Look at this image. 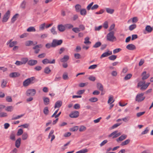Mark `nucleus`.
Masks as SVG:
<instances>
[{
    "label": "nucleus",
    "instance_id": "obj_58",
    "mask_svg": "<svg viewBox=\"0 0 153 153\" xmlns=\"http://www.w3.org/2000/svg\"><path fill=\"white\" fill-rule=\"evenodd\" d=\"M28 136L27 133H24L22 135V139L23 140H25L27 139Z\"/></svg>",
    "mask_w": 153,
    "mask_h": 153
},
{
    "label": "nucleus",
    "instance_id": "obj_48",
    "mask_svg": "<svg viewBox=\"0 0 153 153\" xmlns=\"http://www.w3.org/2000/svg\"><path fill=\"white\" fill-rule=\"evenodd\" d=\"M65 28L66 29H71L73 27V26L71 24H67L65 25Z\"/></svg>",
    "mask_w": 153,
    "mask_h": 153
},
{
    "label": "nucleus",
    "instance_id": "obj_7",
    "mask_svg": "<svg viewBox=\"0 0 153 153\" xmlns=\"http://www.w3.org/2000/svg\"><path fill=\"white\" fill-rule=\"evenodd\" d=\"M112 54L111 51H110L109 50H107V51L103 53L101 56L100 58L105 57L111 55Z\"/></svg>",
    "mask_w": 153,
    "mask_h": 153
},
{
    "label": "nucleus",
    "instance_id": "obj_57",
    "mask_svg": "<svg viewBox=\"0 0 153 153\" xmlns=\"http://www.w3.org/2000/svg\"><path fill=\"white\" fill-rule=\"evenodd\" d=\"M6 101L9 102H11L12 101V99L11 97L8 96L6 97Z\"/></svg>",
    "mask_w": 153,
    "mask_h": 153
},
{
    "label": "nucleus",
    "instance_id": "obj_53",
    "mask_svg": "<svg viewBox=\"0 0 153 153\" xmlns=\"http://www.w3.org/2000/svg\"><path fill=\"white\" fill-rule=\"evenodd\" d=\"M78 129V126H75L70 128V130L72 131H77Z\"/></svg>",
    "mask_w": 153,
    "mask_h": 153
},
{
    "label": "nucleus",
    "instance_id": "obj_5",
    "mask_svg": "<svg viewBox=\"0 0 153 153\" xmlns=\"http://www.w3.org/2000/svg\"><path fill=\"white\" fill-rule=\"evenodd\" d=\"M36 93V91L35 89H29L26 92V95L27 96H33Z\"/></svg>",
    "mask_w": 153,
    "mask_h": 153
},
{
    "label": "nucleus",
    "instance_id": "obj_54",
    "mask_svg": "<svg viewBox=\"0 0 153 153\" xmlns=\"http://www.w3.org/2000/svg\"><path fill=\"white\" fill-rule=\"evenodd\" d=\"M45 47L47 48L48 49H49L51 47L53 48V47L52 45V42H51V44L50 43H48L46 44L45 45Z\"/></svg>",
    "mask_w": 153,
    "mask_h": 153
},
{
    "label": "nucleus",
    "instance_id": "obj_3",
    "mask_svg": "<svg viewBox=\"0 0 153 153\" xmlns=\"http://www.w3.org/2000/svg\"><path fill=\"white\" fill-rule=\"evenodd\" d=\"M63 41L62 39L58 40L56 39H54L52 41V45L53 48L60 45L62 43Z\"/></svg>",
    "mask_w": 153,
    "mask_h": 153
},
{
    "label": "nucleus",
    "instance_id": "obj_38",
    "mask_svg": "<svg viewBox=\"0 0 153 153\" xmlns=\"http://www.w3.org/2000/svg\"><path fill=\"white\" fill-rule=\"evenodd\" d=\"M101 45V43L100 42H98L95 43V44L93 46L94 48H98Z\"/></svg>",
    "mask_w": 153,
    "mask_h": 153
},
{
    "label": "nucleus",
    "instance_id": "obj_63",
    "mask_svg": "<svg viewBox=\"0 0 153 153\" xmlns=\"http://www.w3.org/2000/svg\"><path fill=\"white\" fill-rule=\"evenodd\" d=\"M99 7V5L97 4H94L91 7V9L92 10L97 9Z\"/></svg>",
    "mask_w": 153,
    "mask_h": 153
},
{
    "label": "nucleus",
    "instance_id": "obj_13",
    "mask_svg": "<svg viewBox=\"0 0 153 153\" xmlns=\"http://www.w3.org/2000/svg\"><path fill=\"white\" fill-rule=\"evenodd\" d=\"M58 30L60 32H63L65 29V26L62 24L59 25L57 27Z\"/></svg>",
    "mask_w": 153,
    "mask_h": 153
},
{
    "label": "nucleus",
    "instance_id": "obj_62",
    "mask_svg": "<svg viewBox=\"0 0 153 153\" xmlns=\"http://www.w3.org/2000/svg\"><path fill=\"white\" fill-rule=\"evenodd\" d=\"M145 113V111L139 112L137 114V117H140L141 116L143 115Z\"/></svg>",
    "mask_w": 153,
    "mask_h": 153
},
{
    "label": "nucleus",
    "instance_id": "obj_4",
    "mask_svg": "<svg viewBox=\"0 0 153 153\" xmlns=\"http://www.w3.org/2000/svg\"><path fill=\"white\" fill-rule=\"evenodd\" d=\"M144 94L143 93L138 94L136 97V101L140 102L144 100L145 98V97H143Z\"/></svg>",
    "mask_w": 153,
    "mask_h": 153
},
{
    "label": "nucleus",
    "instance_id": "obj_17",
    "mask_svg": "<svg viewBox=\"0 0 153 153\" xmlns=\"http://www.w3.org/2000/svg\"><path fill=\"white\" fill-rule=\"evenodd\" d=\"M12 39H10L9 40V42L7 43V44H9V46L10 47H13L15 45L17 44V42L16 41L12 42Z\"/></svg>",
    "mask_w": 153,
    "mask_h": 153
},
{
    "label": "nucleus",
    "instance_id": "obj_24",
    "mask_svg": "<svg viewBox=\"0 0 153 153\" xmlns=\"http://www.w3.org/2000/svg\"><path fill=\"white\" fill-rule=\"evenodd\" d=\"M128 71V68L127 67H125L123 68L122 71L121 73V76H123Z\"/></svg>",
    "mask_w": 153,
    "mask_h": 153
},
{
    "label": "nucleus",
    "instance_id": "obj_1",
    "mask_svg": "<svg viewBox=\"0 0 153 153\" xmlns=\"http://www.w3.org/2000/svg\"><path fill=\"white\" fill-rule=\"evenodd\" d=\"M35 78L32 77L25 80L23 82V85L25 87L27 86L30 84H32L35 82Z\"/></svg>",
    "mask_w": 153,
    "mask_h": 153
},
{
    "label": "nucleus",
    "instance_id": "obj_18",
    "mask_svg": "<svg viewBox=\"0 0 153 153\" xmlns=\"http://www.w3.org/2000/svg\"><path fill=\"white\" fill-rule=\"evenodd\" d=\"M43 100L44 104L45 105H48L50 102V100L48 97H43Z\"/></svg>",
    "mask_w": 153,
    "mask_h": 153
},
{
    "label": "nucleus",
    "instance_id": "obj_19",
    "mask_svg": "<svg viewBox=\"0 0 153 153\" xmlns=\"http://www.w3.org/2000/svg\"><path fill=\"white\" fill-rule=\"evenodd\" d=\"M37 61L36 60H30L28 62V64L30 65H33L36 64Z\"/></svg>",
    "mask_w": 153,
    "mask_h": 153
},
{
    "label": "nucleus",
    "instance_id": "obj_15",
    "mask_svg": "<svg viewBox=\"0 0 153 153\" xmlns=\"http://www.w3.org/2000/svg\"><path fill=\"white\" fill-rule=\"evenodd\" d=\"M118 132L117 131H115L113 132H112L110 134H109L108 136V137H111L113 136V137H112L113 138H115L119 136L118 135V134H117V132Z\"/></svg>",
    "mask_w": 153,
    "mask_h": 153
},
{
    "label": "nucleus",
    "instance_id": "obj_8",
    "mask_svg": "<svg viewBox=\"0 0 153 153\" xmlns=\"http://www.w3.org/2000/svg\"><path fill=\"white\" fill-rule=\"evenodd\" d=\"M42 63L44 64H54L55 62V60L53 59L52 61H50L49 59H45L42 60Z\"/></svg>",
    "mask_w": 153,
    "mask_h": 153
},
{
    "label": "nucleus",
    "instance_id": "obj_42",
    "mask_svg": "<svg viewBox=\"0 0 153 153\" xmlns=\"http://www.w3.org/2000/svg\"><path fill=\"white\" fill-rule=\"evenodd\" d=\"M7 116V114L6 113L1 112L0 113V117H4Z\"/></svg>",
    "mask_w": 153,
    "mask_h": 153
},
{
    "label": "nucleus",
    "instance_id": "obj_34",
    "mask_svg": "<svg viewBox=\"0 0 153 153\" xmlns=\"http://www.w3.org/2000/svg\"><path fill=\"white\" fill-rule=\"evenodd\" d=\"M15 134L14 132L13 131L12 132L10 136V139L13 140H15Z\"/></svg>",
    "mask_w": 153,
    "mask_h": 153
},
{
    "label": "nucleus",
    "instance_id": "obj_49",
    "mask_svg": "<svg viewBox=\"0 0 153 153\" xmlns=\"http://www.w3.org/2000/svg\"><path fill=\"white\" fill-rule=\"evenodd\" d=\"M89 38L88 37H86L85 39V41L84 42V43L85 44H90L91 43V42L89 41Z\"/></svg>",
    "mask_w": 153,
    "mask_h": 153
},
{
    "label": "nucleus",
    "instance_id": "obj_11",
    "mask_svg": "<svg viewBox=\"0 0 153 153\" xmlns=\"http://www.w3.org/2000/svg\"><path fill=\"white\" fill-rule=\"evenodd\" d=\"M146 71H144L142 74L141 76H142V79L143 80H144L147 79L149 76V74H146Z\"/></svg>",
    "mask_w": 153,
    "mask_h": 153
},
{
    "label": "nucleus",
    "instance_id": "obj_25",
    "mask_svg": "<svg viewBox=\"0 0 153 153\" xmlns=\"http://www.w3.org/2000/svg\"><path fill=\"white\" fill-rule=\"evenodd\" d=\"M153 28L152 27H151L150 26L148 25H147L145 28V30L146 31H147L148 33L151 32Z\"/></svg>",
    "mask_w": 153,
    "mask_h": 153
},
{
    "label": "nucleus",
    "instance_id": "obj_6",
    "mask_svg": "<svg viewBox=\"0 0 153 153\" xmlns=\"http://www.w3.org/2000/svg\"><path fill=\"white\" fill-rule=\"evenodd\" d=\"M10 15V11L8 10L6 12V13L4 14V16L3 17L2 20V22H6L8 19L9 18Z\"/></svg>",
    "mask_w": 153,
    "mask_h": 153
},
{
    "label": "nucleus",
    "instance_id": "obj_44",
    "mask_svg": "<svg viewBox=\"0 0 153 153\" xmlns=\"http://www.w3.org/2000/svg\"><path fill=\"white\" fill-rule=\"evenodd\" d=\"M13 110V107L12 106H9L5 108V110L8 111H11Z\"/></svg>",
    "mask_w": 153,
    "mask_h": 153
},
{
    "label": "nucleus",
    "instance_id": "obj_55",
    "mask_svg": "<svg viewBox=\"0 0 153 153\" xmlns=\"http://www.w3.org/2000/svg\"><path fill=\"white\" fill-rule=\"evenodd\" d=\"M23 133V131L22 129L20 128L19 129L17 133V135L18 136H19L22 135Z\"/></svg>",
    "mask_w": 153,
    "mask_h": 153
},
{
    "label": "nucleus",
    "instance_id": "obj_45",
    "mask_svg": "<svg viewBox=\"0 0 153 153\" xmlns=\"http://www.w3.org/2000/svg\"><path fill=\"white\" fill-rule=\"evenodd\" d=\"M46 24L45 23H44L40 25L39 27V29L40 30H43L45 29V27Z\"/></svg>",
    "mask_w": 153,
    "mask_h": 153
},
{
    "label": "nucleus",
    "instance_id": "obj_9",
    "mask_svg": "<svg viewBox=\"0 0 153 153\" xmlns=\"http://www.w3.org/2000/svg\"><path fill=\"white\" fill-rule=\"evenodd\" d=\"M79 114L78 111H75L71 112L69 115V116L71 118H76L79 116Z\"/></svg>",
    "mask_w": 153,
    "mask_h": 153
},
{
    "label": "nucleus",
    "instance_id": "obj_30",
    "mask_svg": "<svg viewBox=\"0 0 153 153\" xmlns=\"http://www.w3.org/2000/svg\"><path fill=\"white\" fill-rule=\"evenodd\" d=\"M36 30L33 27H28L27 30V31L28 32H35Z\"/></svg>",
    "mask_w": 153,
    "mask_h": 153
},
{
    "label": "nucleus",
    "instance_id": "obj_12",
    "mask_svg": "<svg viewBox=\"0 0 153 153\" xmlns=\"http://www.w3.org/2000/svg\"><path fill=\"white\" fill-rule=\"evenodd\" d=\"M54 132V131L53 130H51L48 136V139L50 138L51 137V142H52L55 139V135L54 134H53V133Z\"/></svg>",
    "mask_w": 153,
    "mask_h": 153
},
{
    "label": "nucleus",
    "instance_id": "obj_47",
    "mask_svg": "<svg viewBox=\"0 0 153 153\" xmlns=\"http://www.w3.org/2000/svg\"><path fill=\"white\" fill-rule=\"evenodd\" d=\"M136 27V25L135 24H133L130 25L129 27V29L130 30H132Z\"/></svg>",
    "mask_w": 153,
    "mask_h": 153
},
{
    "label": "nucleus",
    "instance_id": "obj_33",
    "mask_svg": "<svg viewBox=\"0 0 153 153\" xmlns=\"http://www.w3.org/2000/svg\"><path fill=\"white\" fill-rule=\"evenodd\" d=\"M106 10L107 13L110 14H112L114 11L113 9H111L109 8H106Z\"/></svg>",
    "mask_w": 153,
    "mask_h": 153
},
{
    "label": "nucleus",
    "instance_id": "obj_61",
    "mask_svg": "<svg viewBox=\"0 0 153 153\" xmlns=\"http://www.w3.org/2000/svg\"><path fill=\"white\" fill-rule=\"evenodd\" d=\"M94 2H92L88 5L87 7V9L88 10H89L91 9L92 6Z\"/></svg>",
    "mask_w": 153,
    "mask_h": 153
},
{
    "label": "nucleus",
    "instance_id": "obj_23",
    "mask_svg": "<svg viewBox=\"0 0 153 153\" xmlns=\"http://www.w3.org/2000/svg\"><path fill=\"white\" fill-rule=\"evenodd\" d=\"M21 139L20 138H19L17 139L15 142L16 146L18 148L20 146L21 143Z\"/></svg>",
    "mask_w": 153,
    "mask_h": 153
},
{
    "label": "nucleus",
    "instance_id": "obj_40",
    "mask_svg": "<svg viewBox=\"0 0 153 153\" xmlns=\"http://www.w3.org/2000/svg\"><path fill=\"white\" fill-rule=\"evenodd\" d=\"M145 83V81H140L137 84V88H140Z\"/></svg>",
    "mask_w": 153,
    "mask_h": 153
},
{
    "label": "nucleus",
    "instance_id": "obj_37",
    "mask_svg": "<svg viewBox=\"0 0 153 153\" xmlns=\"http://www.w3.org/2000/svg\"><path fill=\"white\" fill-rule=\"evenodd\" d=\"M132 76V75L131 74H127L124 77V79L127 80L130 79Z\"/></svg>",
    "mask_w": 153,
    "mask_h": 153
},
{
    "label": "nucleus",
    "instance_id": "obj_2",
    "mask_svg": "<svg viewBox=\"0 0 153 153\" xmlns=\"http://www.w3.org/2000/svg\"><path fill=\"white\" fill-rule=\"evenodd\" d=\"M114 31L110 32L107 35V40L112 42L116 41V38L114 36Z\"/></svg>",
    "mask_w": 153,
    "mask_h": 153
},
{
    "label": "nucleus",
    "instance_id": "obj_10",
    "mask_svg": "<svg viewBox=\"0 0 153 153\" xmlns=\"http://www.w3.org/2000/svg\"><path fill=\"white\" fill-rule=\"evenodd\" d=\"M126 48L128 50L132 51L136 49L135 46L133 44H129L126 46Z\"/></svg>",
    "mask_w": 153,
    "mask_h": 153
},
{
    "label": "nucleus",
    "instance_id": "obj_39",
    "mask_svg": "<svg viewBox=\"0 0 153 153\" xmlns=\"http://www.w3.org/2000/svg\"><path fill=\"white\" fill-rule=\"evenodd\" d=\"M80 14L82 16H85L86 14V11L85 9H82L80 10Z\"/></svg>",
    "mask_w": 153,
    "mask_h": 153
},
{
    "label": "nucleus",
    "instance_id": "obj_46",
    "mask_svg": "<svg viewBox=\"0 0 153 153\" xmlns=\"http://www.w3.org/2000/svg\"><path fill=\"white\" fill-rule=\"evenodd\" d=\"M117 58V56L115 55H112L108 57V59L111 60H114Z\"/></svg>",
    "mask_w": 153,
    "mask_h": 153
},
{
    "label": "nucleus",
    "instance_id": "obj_56",
    "mask_svg": "<svg viewBox=\"0 0 153 153\" xmlns=\"http://www.w3.org/2000/svg\"><path fill=\"white\" fill-rule=\"evenodd\" d=\"M147 88L146 86L144 84L140 88V90L141 91H144Z\"/></svg>",
    "mask_w": 153,
    "mask_h": 153
},
{
    "label": "nucleus",
    "instance_id": "obj_43",
    "mask_svg": "<svg viewBox=\"0 0 153 153\" xmlns=\"http://www.w3.org/2000/svg\"><path fill=\"white\" fill-rule=\"evenodd\" d=\"M19 15L18 13L16 14L11 19V22L13 23H14V22L16 20L17 16Z\"/></svg>",
    "mask_w": 153,
    "mask_h": 153
},
{
    "label": "nucleus",
    "instance_id": "obj_35",
    "mask_svg": "<svg viewBox=\"0 0 153 153\" xmlns=\"http://www.w3.org/2000/svg\"><path fill=\"white\" fill-rule=\"evenodd\" d=\"M24 115V114H22L20 115H18L16 117L14 116V115H13L12 116V120H16L18 119H19V118H21V117H23Z\"/></svg>",
    "mask_w": 153,
    "mask_h": 153
},
{
    "label": "nucleus",
    "instance_id": "obj_14",
    "mask_svg": "<svg viewBox=\"0 0 153 153\" xmlns=\"http://www.w3.org/2000/svg\"><path fill=\"white\" fill-rule=\"evenodd\" d=\"M118 132L117 131H115L113 132H112L110 134H109L108 136V137H111L113 136V137H112L113 138H115L119 136L118 135V134H117V132Z\"/></svg>",
    "mask_w": 153,
    "mask_h": 153
},
{
    "label": "nucleus",
    "instance_id": "obj_26",
    "mask_svg": "<svg viewBox=\"0 0 153 153\" xmlns=\"http://www.w3.org/2000/svg\"><path fill=\"white\" fill-rule=\"evenodd\" d=\"M97 88L101 91H103V85L100 83H98L97 84Z\"/></svg>",
    "mask_w": 153,
    "mask_h": 153
},
{
    "label": "nucleus",
    "instance_id": "obj_50",
    "mask_svg": "<svg viewBox=\"0 0 153 153\" xmlns=\"http://www.w3.org/2000/svg\"><path fill=\"white\" fill-rule=\"evenodd\" d=\"M98 100V99L97 98L93 97L90 98L89 99V101L91 102H94L97 101Z\"/></svg>",
    "mask_w": 153,
    "mask_h": 153
},
{
    "label": "nucleus",
    "instance_id": "obj_31",
    "mask_svg": "<svg viewBox=\"0 0 153 153\" xmlns=\"http://www.w3.org/2000/svg\"><path fill=\"white\" fill-rule=\"evenodd\" d=\"M81 6L79 4H77L75 6L76 11V12H78L80 10Z\"/></svg>",
    "mask_w": 153,
    "mask_h": 153
},
{
    "label": "nucleus",
    "instance_id": "obj_52",
    "mask_svg": "<svg viewBox=\"0 0 153 153\" xmlns=\"http://www.w3.org/2000/svg\"><path fill=\"white\" fill-rule=\"evenodd\" d=\"M28 59L27 58H24L22 59L21 61L22 64H25L27 62Z\"/></svg>",
    "mask_w": 153,
    "mask_h": 153
},
{
    "label": "nucleus",
    "instance_id": "obj_29",
    "mask_svg": "<svg viewBox=\"0 0 153 153\" xmlns=\"http://www.w3.org/2000/svg\"><path fill=\"white\" fill-rule=\"evenodd\" d=\"M130 139H127L125 141L123 142L121 144V146H124L130 143Z\"/></svg>",
    "mask_w": 153,
    "mask_h": 153
},
{
    "label": "nucleus",
    "instance_id": "obj_64",
    "mask_svg": "<svg viewBox=\"0 0 153 153\" xmlns=\"http://www.w3.org/2000/svg\"><path fill=\"white\" fill-rule=\"evenodd\" d=\"M88 79L91 81H94L96 79V78L94 76H90L88 77Z\"/></svg>",
    "mask_w": 153,
    "mask_h": 153
},
{
    "label": "nucleus",
    "instance_id": "obj_32",
    "mask_svg": "<svg viewBox=\"0 0 153 153\" xmlns=\"http://www.w3.org/2000/svg\"><path fill=\"white\" fill-rule=\"evenodd\" d=\"M114 100H113V96L111 95L109 96V99L108 101V103H110L111 102H112L110 104H111L113 102H114Z\"/></svg>",
    "mask_w": 153,
    "mask_h": 153
},
{
    "label": "nucleus",
    "instance_id": "obj_59",
    "mask_svg": "<svg viewBox=\"0 0 153 153\" xmlns=\"http://www.w3.org/2000/svg\"><path fill=\"white\" fill-rule=\"evenodd\" d=\"M72 30L76 33H78L80 31L79 28L77 27H74L73 28Z\"/></svg>",
    "mask_w": 153,
    "mask_h": 153
},
{
    "label": "nucleus",
    "instance_id": "obj_20",
    "mask_svg": "<svg viewBox=\"0 0 153 153\" xmlns=\"http://www.w3.org/2000/svg\"><path fill=\"white\" fill-rule=\"evenodd\" d=\"M127 137V135L123 134L117 139V141L118 142L119 141H122L125 139Z\"/></svg>",
    "mask_w": 153,
    "mask_h": 153
},
{
    "label": "nucleus",
    "instance_id": "obj_22",
    "mask_svg": "<svg viewBox=\"0 0 153 153\" xmlns=\"http://www.w3.org/2000/svg\"><path fill=\"white\" fill-rule=\"evenodd\" d=\"M69 57L67 55H65L63 58L60 59V61L62 62H65L67 61L69 59Z\"/></svg>",
    "mask_w": 153,
    "mask_h": 153
},
{
    "label": "nucleus",
    "instance_id": "obj_16",
    "mask_svg": "<svg viewBox=\"0 0 153 153\" xmlns=\"http://www.w3.org/2000/svg\"><path fill=\"white\" fill-rule=\"evenodd\" d=\"M62 102L60 100L57 101L55 103L54 108H59L62 105Z\"/></svg>",
    "mask_w": 153,
    "mask_h": 153
},
{
    "label": "nucleus",
    "instance_id": "obj_60",
    "mask_svg": "<svg viewBox=\"0 0 153 153\" xmlns=\"http://www.w3.org/2000/svg\"><path fill=\"white\" fill-rule=\"evenodd\" d=\"M62 78L64 80H66L68 79V74L67 73H64L62 76Z\"/></svg>",
    "mask_w": 153,
    "mask_h": 153
},
{
    "label": "nucleus",
    "instance_id": "obj_28",
    "mask_svg": "<svg viewBox=\"0 0 153 153\" xmlns=\"http://www.w3.org/2000/svg\"><path fill=\"white\" fill-rule=\"evenodd\" d=\"M51 33L54 35H56L57 34V32L56 30V28L55 27H53L51 29Z\"/></svg>",
    "mask_w": 153,
    "mask_h": 153
},
{
    "label": "nucleus",
    "instance_id": "obj_36",
    "mask_svg": "<svg viewBox=\"0 0 153 153\" xmlns=\"http://www.w3.org/2000/svg\"><path fill=\"white\" fill-rule=\"evenodd\" d=\"M51 71L49 67H47L45 68L44 72L46 74H48L51 72Z\"/></svg>",
    "mask_w": 153,
    "mask_h": 153
},
{
    "label": "nucleus",
    "instance_id": "obj_41",
    "mask_svg": "<svg viewBox=\"0 0 153 153\" xmlns=\"http://www.w3.org/2000/svg\"><path fill=\"white\" fill-rule=\"evenodd\" d=\"M49 112V111L48 110V107H46L44 108L43 109V112L44 114L46 115H47L48 114Z\"/></svg>",
    "mask_w": 153,
    "mask_h": 153
},
{
    "label": "nucleus",
    "instance_id": "obj_21",
    "mask_svg": "<svg viewBox=\"0 0 153 153\" xmlns=\"http://www.w3.org/2000/svg\"><path fill=\"white\" fill-rule=\"evenodd\" d=\"M19 75V74L17 73L13 72L10 74L9 76L10 77L13 78L18 77Z\"/></svg>",
    "mask_w": 153,
    "mask_h": 153
},
{
    "label": "nucleus",
    "instance_id": "obj_51",
    "mask_svg": "<svg viewBox=\"0 0 153 153\" xmlns=\"http://www.w3.org/2000/svg\"><path fill=\"white\" fill-rule=\"evenodd\" d=\"M26 4V2L25 1H23L21 5V7L24 9L25 8V5Z\"/></svg>",
    "mask_w": 153,
    "mask_h": 153
},
{
    "label": "nucleus",
    "instance_id": "obj_27",
    "mask_svg": "<svg viewBox=\"0 0 153 153\" xmlns=\"http://www.w3.org/2000/svg\"><path fill=\"white\" fill-rule=\"evenodd\" d=\"M33 41H31V40L26 41L25 43V45L26 46H30L31 45H33Z\"/></svg>",
    "mask_w": 153,
    "mask_h": 153
}]
</instances>
